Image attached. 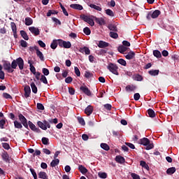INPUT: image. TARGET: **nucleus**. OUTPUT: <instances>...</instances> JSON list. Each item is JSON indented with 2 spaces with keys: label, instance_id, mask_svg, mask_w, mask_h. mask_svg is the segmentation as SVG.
Returning a JSON list of instances; mask_svg holds the SVG:
<instances>
[{
  "label": "nucleus",
  "instance_id": "nucleus-22",
  "mask_svg": "<svg viewBox=\"0 0 179 179\" xmlns=\"http://www.w3.org/2000/svg\"><path fill=\"white\" fill-rule=\"evenodd\" d=\"M78 170L82 173V174H86V173H87V169L83 166V165H80L78 166Z\"/></svg>",
  "mask_w": 179,
  "mask_h": 179
},
{
  "label": "nucleus",
  "instance_id": "nucleus-21",
  "mask_svg": "<svg viewBox=\"0 0 179 179\" xmlns=\"http://www.w3.org/2000/svg\"><path fill=\"white\" fill-rule=\"evenodd\" d=\"M70 8H72L73 9H78V10H82V9H83V6L80 4H71Z\"/></svg>",
  "mask_w": 179,
  "mask_h": 179
},
{
  "label": "nucleus",
  "instance_id": "nucleus-52",
  "mask_svg": "<svg viewBox=\"0 0 179 179\" xmlns=\"http://www.w3.org/2000/svg\"><path fill=\"white\" fill-rule=\"evenodd\" d=\"M110 37H112V38H118V34L117 33L110 32Z\"/></svg>",
  "mask_w": 179,
  "mask_h": 179
},
{
  "label": "nucleus",
  "instance_id": "nucleus-4",
  "mask_svg": "<svg viewBox=\"0 0 179 179\" xmlns=\"http://www.w3.org/2000/svg\"><path fill=\"white\" fill-rule=\"evenodd\" d=\"M108 69L110 71V72H111L112 73H113V75H117L118 76V67L117 66V65L110 63L107 66Z\"/></svg>",
  "mask_w": 179,
  "mask_h": 179
},
{
  "label": "nucleus",
  "instance_id": "nucleus-33",
  "mask_svg": "<svg viewBox=\"0 0 179 179\" xmlns=\"http://www.w3.org/2000/svg\"><path fill=\"white\" fill-rule=\"evenodd\" d=\"M105 13H106L108 16H110V17H114V12H113V10L110 9H106L105 10Z\"/></svg>",
  "mask_w": 179,
  "mask_h": 179
},
{
  "label": "nucleus",
  "instance_id": "nucleus-53",
  "mask_svg": "<svg viewBox=\"0 0 179 179\" xmlns=\"http://www.w3.org/2000/svg\"><path fill=\"white\" fill-rule=\"evenodd\" d=\"M30 171L34 177V179H37V173H36V171L33 169H30Z\"/></svg>",
  "mask_w": 179,
  "mask_h": 179
},
{
  "label": "nucleus",
  "instance_id": "nucleus-5",
  "mask_svg": "<svg viewBox=\"0 0 179 179\" xmlns=\"http://www.w3.org/2000/svg\"><path fill=\"white\" fill-rule=\"evenodd\" d=\"M58 44L59 47H63L64 48H71L72 44L69 41H65L62 39H58Z\"/></svg>",
  "mask_w": 179,
  "mask_h": 179
},
{
  "label": "nucleus",
  "instance_id": "nucleus-39",
  "mask_svg": "<svg viewBox=\"0 0 179 179\" xmlns=\"http://www.w3.org/2000/svg\"><path fill=\"white\" fill-rule=\"evenodd\" d=\"M90 8H92V9H95V10H99V12H101V7L99 6H96L94 4H90Z\"/></svg>",
  "mask_w": 179,
  "mask_h": 179
},
{
  "label": "nucleus",
  "instance_id": "nucleus-48",
  "mask_svg": "<svg viewBox=\"0 0 179 179\" xmlns=\"http://www.w3.org/2000/svg\"><path fill=\"white\" fill-rule=\"evenodd\" d=\"M85 76L87 78V79H90L93 76V74L89 71H85Z\"/></svg>",
  "mask_w": 179,
  "mask_h": 179
},
{
  "label": "nucleus",
  "instance_id": "nucleus-61",
  "mask_svg": "<svg viewBox=\"0 0 179 179\" xmlns=\"http://www.w3.org/2000/svg\"><path fill=\"white\" fill-rule=\"evenodd\" d=\"M38 44H39L40 47H41L42 48H45V43L43 42V41H38Z\"/></svg>",
  "mask_w": 179,
  "mask_h": 179
},
{
  "label": "nucleus",
  "instance_id": "nucleus-46",
  "mask_svg": "<svg viewBox=\"0 0 179 179\" xmlns=\"http://www.w3.org/2000/svg\"><path fill=\"white\" fill-rule=\"evenodd\" d=\"M131 177L133 179H141V176H139V175L135 173H131Z\"/></svg>",
  "mask_w": 179,
  "mask_h": 179
},
{
  "label": "nucleus",
  "instance_id": "nucleus-40",
  "mask_svg": "<svg viewBox=\"0 0 179 179\" xmlns=\"http://www.w3.org/2000/svg\"><path fill=\"white\" fill-rule=\"evenodd\" d=\"M14 126H15V128H17L19 129L23 127V126H22V123L17 122V120L14 122Z\"/></svg>",
  "mask_w": 179,
  "mask_h": 179
},
{
  "label": "nucleus",
  "instance_id": "nucleus-19",
  "mask_svg": "<svg viewBox=\"0 0 179 179\" xmlns=\"http://www.w3.org/2000/svg\"><path fill=\"white\" fill-rule=\"evenodd\" d=\"M132 78L134 80H136L137 82H141V80H143V78L139 74H135L133 76Z\"/></svg>",
  "mask_w": 179,
  "mask_h": 179
},
{
  "label": "nucleus",
  "instance_id": "nucleus-56",
  "mask_svg": "<svg viewBox=\"0 0 179 179\" xmlns=\"http://www.w3.org/2000/svg\"><path fill=\"white\" fill-rule=\"evenodd\" d=\"M75 73L77 75V76H80V71L79 70V68L75 67L74 68Z\"/></svg>",
  "mask_w": 179,
  "mask_h": 179
},
{
  "label": "nucleus",
  "instance_id": "nucleus-34",
  "mask_svg": "<svg viewBox=\"0 0 179 179\" xmlns=\"http://www.w3.org/2000/svg\"><path fill=\"white\" fill-rule=\"evenodd\" d=\"M20 34L22 37L24 38V40H29V36H27V34L24 31H20Z\"/></svg>",
  "mask_w": 179,
  "mask_h": 179
},
{
  "label": "nucleus",
  "instance_id": "nucleus-45",
  "mask_svg": "<svg viewBox=\"0 0 179 179\" xmlns=\"http://www.w3.org/2000/svg\"><path fill=\"white\" fill-rule=\"evenodd\" d=\"M117 62H118V64H120V65H122L123 66H127V62L123 59H118Z\"/></svg>",
  "mask_w": 179,
  "mask_h": 179
},
{
  "label": "nucleus",
  "instance_id": "nucleus-59",
  "mask_svg": "<svg viewBox=\"0 0 179 179\" xmlns=\"http://www.w3.org/2000/svg\"><path fill=\"white\" fill-rule=\"evenodd\" d=\"M134 100H136V101H138V100H139V99H141V95L139 94V93H136L134 94Z\"/></svg>",
  "mask_w": 179,
  "mask_h": 179
},
{
  "label": "nucleus",
  "instance_id": "nucleus-37",
  "mask_svg": "<svg viewBox=\"0 0 179 179\" xmlns=\"http://www.w3.org/2000/svg\"><path fill=\"white\" fill-rule=\"evenodd\" d=\"M151 76H157L159 75V70H151L149 71Z\"/></svg>",
  "mask_w": 179,
  "mask_h": 179
},
{
  "label": "nucleus",
  "instance_id": "nucleus-51",
  "mask_svg": "<svg viewBox=\"0 0 179 179\" xmlns=\"http://www.w3.org/2000/svg\"><path fill=\"white\" fill-rule=\"evenodd\" d=\"M42 72L45 76H48V75H50V71H48V69L43 68Z\"/></svg>",
  "mask_w": 179,
  "mask_h": 179
},
{
  "label": "nucleus",
  "instance_id": "nucleus-18",
  "mask_svg": "<svg viewBox=\"0 0 179 179\" xmlns=\"http://www.w3.org/2000/svg\"><path fill=\"white\" fill-rule=\"evenodd\" d=\"M57 47H58V39H54L50 44V48H52V50H55Z\"/></svg>",
  "mask_w": 179,
  "mask_h": 179
},
{
  "label": "nucleus",
  "instance_id": "nucleus-64",
  "mask_svg": "<svg viewBox=\"0 0 179 179\" xmlns=\"http://www.w3.org/2000/svg\"><path fill=\"white\" fill-rule=\"evenodd\" d=\"M73 79H72V77H67L66 79H65V82L66 83H71L72 82Z\"/></svg>",
  "mask_w": 179,
  "mask_h": 179
},
{
  "label": "nucleus",
  "instance_id": "nucleus-9",
  "mask_svg": "<svg viewBox=\"0 0 179 179\" xmlns=\"http://www.w3.org/2000/svg\"><path fill=\"white\" fill-rule=\"evenodd\" d=\"M79 51L80 52H82V54H85V55H90V49L86 46L80 48Z\"/></svg>",
  "mask_w": 179,
  "mask_h": 179
},
{
  "label": "nucleus",
  "instance_id": "nucleus-50",
  "mask_svg": "<svg viewBox=\"0 0 179 179\" xmlns=\"http://www.w3.org/2000/svg\"><path fill=\"white\" fill-rule=\"evenodd\" d=\"M83 31H84L85 34H86L87 36H90V34L91 33L90 29H89V27L84 28Z\"/></svg>",
  "mask_w": 179,
  "mask_h": 179
},
{
  "label": "nucleus",
  "instance_id": "nucleus-58",
  "mask_svg": "<svg viewBox=\"0 0 179 179\" xmlns=\"http://www.w3.org/2000/svg\"><path fill=\"white\" fill-rule=\"evenodd\" d=\"M5 124H6V122L5 121V120H0V128L1 129H3V126L5 125Z\"/></svg>",
  "mask_w": 179,
  "mask_h": 179
},
{
  "label": "nucleus",
  "instance_id": "nucleus-15",
  "mask_svg": "<svg viewBox=\"0 0 179 179\" xmlns=\"http://www.w3.org/2000/svg\"><path fill=\"white\" fill-rule=\"evenodd\" d=\"M98 47L99 48H106V47H108V43L100 41L99 42Z\"/></svg>",
  "mask_w": 179,
  "mask_h": 179
},
{
  "label": "nucleus",
  "instance_id": "nucleus-44",
  "mask_svg": "<svg viewBox=\"0 0 179 179\" xmlns=\"http://www.w3.org/2000/svg\"><path fill=\"white\" fill-rule=\"evenodd\" d=\"M98 176L100 178H107V173L106 172H99Z\"/></svg>",
  "mask_w": 179,
  "mask_h": 179
},
{
  "label": "nucleus",
  "instance_id": "nucleus-49",
  "mask_svg": "<svg viewBox=\"0 0 179 179\" xmlns=\"http://www.w3.org/2000/svg\"><path fill=\"white\" fill-rule=\"evenodd\" d=\"M2 146L3 149H6V150H9L10 149V146L8 144V143H3Z\"/></svg>",
  "mask_w": 179,
  "mask_h": 179
},
{
  "label": "nucleus",
  "instance_id": "nucleus-42",
  "mask_svg": "<svg viewBox=\"0 0 179 179\" xmlns=\"http://www.w3.org/2000/svg\"><path fill=\"white\" fill-rule=\"evenodd\" d=\"M153 55H155L157 58H160L162 57V53L159 50H154Z\"/></svg>",
  "mask_w": 179,
  "mask_h": 179
},
{
  "label": "nucleus",
  "instance_id": "nucleus-7",
  "mask_svg": "<svg viewBox=\"0 0 179 179\" xmlns=\"http://www.w3.org/2000/svg\"><path fill=\"white\" fill-rule=\"evenodd\" d=\"M29 30L31 31V33H32V34H34V36H38V34H40V29H38L37 27H30Z\"/></svg>",
  "mask_w": 179,
  "mask_h": 179
},
{
  "label": "nucleus",
  "instance_id": "nucleus-30",
  "mask_svg": "<svg viewBox=\"0 0 179 179\" xmlns=\"http://www.w3.org/2000/svg\"><path fill=\"white\" fill-rule=\"evenodd\" d=\"M25 24L26 26H31L33 24V20L30 17L25 18Z\"/></svg>",
  "mask_w": 179,
  "mask_h": 179
},
{
  "label": "nucleus",
  "instance_id": "nucleus-63",
  "mask_svg": "<svg viewBox=\"0 0 179 179\" xmlns=\"http://www.w3.org/2000/svg\"><path fill=\"white\" fill-rule=\"evenodd\" d=\"M38 110H44V106L42 103H37Z\"/></svg>",
  "mask_w": 179,
  "mask_h": 179
},
{
  "label": "nucleus",
  "instance_id": "nucleus-54",
  "mask_svg": "<svg viewBox=\"0 0 179 179\" xmlns=\"http://www.w3.org/2000/svg\"><path fill=\"white\" fill-rule=\"evenodd\" d=\"M48 122H50V124H58V119H50L48 120Z\"/></svg>",
  "mask_w": 179,
  "mask_h": 179
},
{
  "label": "nucleus",
  "instance_id": "nucleus-32",
  "mask_svg": "<svg viewBox=\"0 0 179 179\" xmlns=\"http://www.w3.org/2000/svg\"><path fill=\"white\" fill-rule=\"evenodd\" d=\"M101 148L103 149V150H110V146L107 143H101Z\"/></svg>",
  "mask_w": 179,
  "mask_h": 179
},
{
  "label": "nucleus",
  "instance_id": "nucleus-25",
  "mask_svg": "<svg viewBox=\"0 0 179 179\" xmlns=\"http://www.w3.org/2000/svg\"><path fill=\"white\" fill-rule=\"evenodd\" d=\"M96 23H99L100 26H103L106 24V20H104V18L100 17L96 19Z\"/></svg>",
  "mask_w": 179,
  "mask_h": 179
},
{
  "label": "nucleus",
  "instance_id": "nucleus-28",
  "mask_svg": "<svg viewBox=\"0 0 179 179\" xmlns=\"http://www.w3.org/2000/svg\"><path fill=\"white\" fill-rule=\"evenodd\" d=\"M29 128L32 130V131H35L36 132H37L38 131V129H37V127H36V125H34V124H33V122H29Z\"/></svg>",
  "mask_w": 179,
  "mask_h": 179
},
{
  "label": "nucleus",
  "instance_id": "nucleus-57",
  "mask_svg": "<svg viewBox=\"0 0 179 179\" xmlns=\"http://www.w3.org/2000/svg\"><path fill=\"white\" fill-rule=\"evenodd\" d=\"M3 97H4V99H12V96L6 92L3 93Z\"/></svg>",
  "mask_w": 179,
  "mask_h": 179
},
{
  "label": "nucleus",
  "instance_id": "nucleus-41",
  "mask_svg": "<svg viewBox=\"0 0 179 179\" xmlns=\"http://www.w3.org/2000/svg\"><path fill=\"white\" fill-rule=\"evenodd\" d=\"M19 120L20 121L23 123V122H26V121H27V120L26 119V117H24V116L22 114H20L18 115Z\"/></svg>",
  "mask_w": 179,
  "mask_h": 179
},
{
  "label": "nucleus",
  "instance_id": "nucleus-62",
  "mask_svg": "<svg viewBox=\"0 0 179 179\" xmlns=\"http://www.w3.org/2000/svg\"><path fill=\"white\" fill-rule=\"evenodd\" d=\"M20 45H21L22 47L26 48V47H27V42H26V41H24V40H22V41H20Z\"/></svg>",
  "mask_w": 179,
  "mask_h": 179
},
{
  "label": "nucleus",
  "instance_id": "nucleus-26",
  "mask_svg": "<svg viewBox=\"0 0 179 179\" xmlns=\"http://www.w3.org/2000/svg\"><path fill=\"white\" fill-rule=\"evenodd\" d=\"M58 164H59V160L56 158L53 159L50 163L51 167H55L56 166H58Z\"/></svg>",
  "mask_w": 179,
  "mask_h": 179
},
{
  "label": "nucleus",
  "instance_id": "nucleus-8",
  "mask_svg": "<svg viewBox=\"0 0 179 179\" xmlns=\"http://www.w3.org/2000/svg\"><path fill=\"white\" fill-rule=\"evenodd\" d=\"M80 90H82L83 92V93H85V94H86L87 96H92V92H90L89 90V88H87V87L86 86H81L80 87Z\"/></svg>",
  "mask_w": 179,
  "mask_h": 179
},
{
  "label": "nucleus",
  "instance_id": "nucleus-11",
  "mask_svg": "<svg viewBox=\"0 0 179 179\" xmlns=\"http://www.w3.org/2000/svg\"><path fill=\"white\" fill-rule=\"evenodd\" d=\"M35 50L36 51L37 57H38L41 61H44V55H43V52L38 50V48H35Z\"/></svg>",
  "mask_w": 179,
  "mask_h": 179
},
{
  "label": "nucleus",
  "instance_id": "nucleus-3",
  "mask_svg": "<svg viewBox=\"0 0 179 179\" xmlns=\"http://www.w3.org/2000/svg\"><path fill=\"white\" fill-rule=\"evenodd\" d=\"M37 124L39 128L43 129V131H47V128H51L50 122H47V120H43V122L38 121Z\"/></svg>",
  "mask_w": 179,
  "mask_h": 179
},
{
  "label": "nucleus",
  "instance_id": "nucleus-43",
  "mask_svg": "<svg viewBox=\"0 0 179 179\" xmlns=\"http://www.w3.org/2000/svg\"><path fill=\"white\" fill-rule=\"evenodd\" d=\"M41 82H43V83H44L45 85H47V83H48V81L47 80V78L45 77V76H41V78H39Z\"/></svg>",
  "mask_w": 179,
  "mask_h": 179
},
{
  "label": "nucleus",
  "instance_id": "nucleus-23",
  "mask_svg": "<svg viewBox=\"0 0 179 179\" xmlns=\"http://www.w3.org/2000/svg\"><path fill=\"white\" fill-rule=\"evenodd\" d=\"M160 15V10H155L152 15H151V17H152V19H156L157 17H159V15Z\"/></svg>",
  "mask_w": 179,
  "mask_h": 179
},
{
  "label": "nucleus",
  "instance_id": "nucleus-60",
  "mask_svg": "<svg viewBox=\"0 0 179 179\" xmlns=\"http://www.w3.org/2000/svg\"><path fill=\"white\" fill-rule=\"evenodd\" d=\"M42 143L43 145H48V138L43 137L42 138Z\"/></svg>",
  "mask_w": 179,
  "mask_h": 179
},
{
  "label": "nucleus",
  "instance_id": "nucleus-55",
  "mask_svg": "<svg viewBox=\"0 0 179 179\" xmlns=\"http://www.w3.org/2000/svg\"><path fill=\"white\" fill-rule=\"evenodd\" d=\"M122 45H124V47H127V48L131 46V43L127 41H123Z\"/></svg>",
  "mask_w": 179,
  "mask_h": 179
},
{
  "label": "nucleus",
  "instance_id": "nucleus-6",
  "mask_svg": "<svg viewBox=\"0 0 179 179\" xmlns=\"http://www.w3.org/2000/svg\"><path fill=\"white\" fill-rule=\"evenodd\" d=\"M82 19L84 20V22L88 23L90 26H94V21H93V19L90 18V17L87 15H83Z\"/></svg>",
  "mask_w": 179,
  "mask_h": 179
},
{
  "label": "nucleus",
  "instance_id": "nucleus-35",
  "mask_svg": "<svg viewBox=\"0 0 179 179\" xmlns=\"http://www.w3.org/2000/svg\"><path fill=\"white\" fill-rule=\"evenodd\" d=\"M38 177H39V178H42V179L48 178L47 173H45V172H40L38 173Z\"/></svg>",
  "mask_w": 179,
  "mask_h": 179
},
{
  "label": "nucleus",
  "instance_id": "nucleus-31",
  "mask_svg": "<svg viewBox=\"0 0 179 179\" xmlns=\"http://www.w3.org/2000/svg\"><path fill=\"white\" fill-rule=\"evenodd\" d=\"M148 113L149 117H150L151 118H155V117H156V113L152 109H148Z\"/></svg>",
  "mask_w": 179,
  "mask_h": 179
},
{
  "label": "nucleus",
  "instance_id": "nucleus-29",
  "mask_svg": "<svg viewBox=\"0 0 179 179\" xmlns=\"http://www.w3.org/2000/svg\"><path fill=\"white\" fill-rule=\"evenodd\" d=\"M28 64H29V68H30L31 72L33 74L36 73V67H34V66H33V64H31V62L30 60L28 61Z\"/></svg>",
  "mask_w": 179,
  "mask_h": 179
},
{
  "label": "nucleus",
  "instance_id": "nucleus-10",
  "mask_svg": "<svg viewBox=\"0 0 179 179\" xmlns=\"http://www.w3.org/2000/svg\"><path fill=\"white\" fill-rule=\"evenodd\" d=\"M31 93V90L30 89L29 86L24 87V97L27 99L30 96V94Z\"/></svg>",
  "mask_w": 179,
  "mask_h": 179
},
{
  "label": "nucleus",
  "instance_id": "nucleus-13",
  "mask_svg": "<svg viewBox=\"0 0 179 179\" xmlns=\"http://www.w3.org/2000/svg\"><path fill=\"white\" fill-rule=\"evenodd\" d=\"M92 113H93V106H88L85 110V113L87 115H90L92 114Z\"/></svg>",
  "mask_w": 179,
  "mask_h": 179
},
{
  "label": "nucleus",
  "instance_id": "nucleus-1",
  "mask_svg": "<svg viewBox=\"0 0 179 179\" xmlns=\"http://www.w3.org/2000/svg\"><path fill=\"white\" fill-rule=\"evenodd\" d=\"M17 65L20 71H23V69L24 68V61H23V59H22V57H19L15 60H13L11 64L9 62L5 63L3 64V68L5 71H7V72H8L9 73H12L14 71V69H16V68H17Z\"/></svg>",
  "mask_w": 179,
  "mask_h": 179
},
{
  "label": "nucleus",
  "instance_id": "nucleus-2",
  "mask_svg": "<svg viewBox=\"0 0 179 179\" xmlns=\"http://www.w3.org/2000/svg\"><path fill=\"white\" fill-rule=\"evenodd\" d=\"M140 144L143 145V146H146V150H150V149H153V148H155L153 143H150V140H149L148 138H141L140 140Z\"/></svg>",
  "mask_w": 179,
  "mask_h": 179
},
{
  "label": "nucleus",
  "instance_id": "nucleus-14",
  "mask_svg": "<svg viewBox=\"0 0 179 179\" xmlns=\"http://www.w3.org/2000/svg\"><path fill=\"white\" fill-rule=\"evenodd\" d=\"M1 157L4 162H8L10 160L9 154H8L6 152L2 153Z\"/></svg>",
  "mask_w": 179,
  "mask_h": 179
},
{
  "label": "nucleus",
  "instance_id": "nucleus-47",
  "mask_svg": "<svg viewBox=\"0 0 179 179\" xmlns=\"http://www.w3.org/2000/svg\"><path fill=\"white\" fill-rule=\"evenodd\" d=\"M108 29H110L112 31H117V27L114 24H110L108 26Z\"/></svg>",
  "mask_w": 179,
  "mask_h": 179
},
{
  "label": "nucleus",
  "instance_id": "nucleus-38",
  "mask_svg": "<svg viewBox=\"0 0 179 179\" xmlns=\"http://www.w3.org/2000/svg\"><path fill=\"white\" fill-rule=\"evenodd\" d=\"M77 120L79 124H80V125H83V126L86 125V123L85 122V119H83V117H78Z\"/></svg>",
  "mask_w": 179,
  "mask_h": 179
},
{
  "label": "nucleus",
  "instance_id": "nucleus-24",
  "mask_svg": "<svg viewBox=\"0 0 179 179\" xmlns=\"http://www.w3.org/2000/svg\"><path fill=\"white\" fill-rule=\"evenodd\" d=\"M176 173V167H171L166 170V174L171 176V174H174Z\"/></svg>",
  "mask_w": 179,
  "mask_h": 179
},
{
  "label": "nucleus",
  "instance_id": "nucleus-17",
  "mask_svg": "<svg viewBox=\"0 0 179 179\" xmlns=\"http://www.w3.org/2000/svg\"><path fill=\"white\" fill-rule=\"evenodd\" d=\"M115 160H116L117 163H120V164L125 163V159L121 156H116Z\"/></svg>",
  "mask_w": 179,
  "mask_h": 179
},
{
  "label": "nucleus",
  "instance_id": "nucleus-16",
  "mask_svg": "<svg viewBox=\"0 0 179 179\" xmlns=\"http://www.w3.org/2000/svg\"><path fill=\"white\" fill-rule=\"evenodd\" d=\"M127 50H128V48H127L126 46H124L123 45H120L117 48V50L119 52H120V54H124V52H125V51H127Z\"/></svg>",
  "mask_w": 179,
  "mask_h": 179
},
{
  "label": "nucleus",
  "instance_id": "nucleus-20",
  "mask_svg": "<svg viewBox=\"0 0 179 179\" xmlns=\"http://www.w3.org/2000/svg\"><path fill=\"white\" fill-rule=\"evenodd\" d=\"M125 58L127 59H134L135 58V52H129L126 56Z\"/></svg>",
  "mask_w": 179,
  "mask_h": 179
},
{
  "label": "nucleus",
  "instance_id": "nucleus-12",
  "mask_svg": "<svg viewBox=\"0 0 179 179\" xmlns=\"http://www.w3.org/2000/svg\"><path fill=\"white\" fill-rule=\"evenodd\" d=\"M136 90V86L134 85H129L126 87V92L130 93V92H134V90Z\"/></svg>",
  "mask_w": 179,
  "mask_h": 179
},
{
  "label": "nucleus",
  "instance_id": "nucleus-36",
  "mask_svg": "<svg viewBox=\"0 0 179 179\" xmlns=\"http://www.w3.org/2000/svg\"><path fill=\"white\" fill-rule=\"evenodd\" d=\"M31 87L33 93H34L36 94L37 93V87L36 86V84L34 83H31Z\"/></svg>",
  "mask_w": 179,
  "mask_h": 179
},
{
  "label": "nucleus",
  "instance_id": "nucleus-27",
  "mask_svg": "<svg viewBox=\"0 0 179 179\" xmlns=\"http://www.w3.org/2000/svg\"><path fill=\"white\" fill-rule=\"evenodd\" d=\"M140 165L141 166V167H143V169H145V170L149 171V165H148L145 161H141Z\"/></svg>",
  "mask_w": 179,
  "mask_h": 179
}]
</instances>
